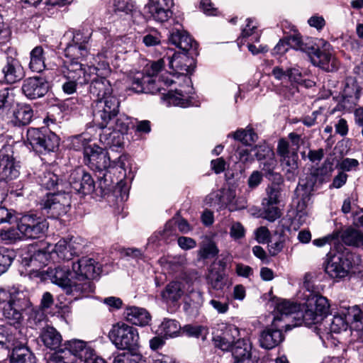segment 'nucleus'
<instances>
[{"instance_id": "f257e3e1", "label": "nucleus", "mask_w": 363, "mask_h": 363, "mask_svg": "<svg viewBox=\"0 0 363 363\" xmlns=\"http://www.w3.org/2000/svg\"><path fill=\"white\" fill-rule=\"evenodd\" d=\"M0 309L10 325L20 324L23 320V311L28 315L30 327L38 326L45 318L41 308H34L23 292L15 289H0Z\"/></svg>"}, {"instance_id": "f03ea898", "label": "nucleus", "mask_w": 363, "mask_h": 363, "mask_svg": "<svg viewBox=\"0 0 363 363\" xmlns=\"http://www.w3.org/2000/svg\"><path fill=\"white\" fill-rule=\"evenodd\" d=\"M88 83H90L89 93L95 98L92 104L94 120L101 128H104L118 113L119 99L113 94L111 84L106 77H91L86 79V84Z\"/></svg>"}, {"instance_id": "7ed1b4c3", "label": "nucleus", "mask_w": 363, "mask_h": 363, "mask_svg": "<svg viewBox=\"0 0 363 363\" xmlns=\"http://www.w3.org/2000/svg\"><path fill=\"white\" fill-rule=\"evenodd\" d=\"M72 145L76 150L83 148L85 164L92 170L99 172V185L101 188H108L109 184L107 183L106 177L108 169L111 167L108 152L95 143H91L90 138L85 134L75 136L72 140Z\"/></svg>"}, {"instance_id": "20e7f679", "label": "nucleus", "mask_w": 363, "mask_h": 363, "mask_svg": "<svg viewBox=\"0 0 363 363\" xmlns=\"http://www.w3.org/2000/svg\"><path fill=\"white\" fill-rule=\"evenodd\" d=\"M72 267L76 279L72 291L82 298L94 292L95 286L91 280L100 274L101 264L92 258L84 257L73 262Z\"/></svg>"}, {"instance_id": "39448f33", "label": "nucleus", "mask_w": 363, "mask_h": 363, "mask_svg": "<svg viewBox=\"0 0 363 363\" xmlns=\"http://www.w3.org/2000/svg\"><path fill=\"white\" fill-rule=\"evenodd\" d=\"M354 255L349 251L328 254L324 259L323 267L332 279H341L350 274L352 267Z\"/></svg>"}, {"instance_id": "423d86ee", "label": "nucleus", "mask_w": 363, "mask_h": 363, "mask_svg": "<svg viewBox=\"0 0 363 363\" xmlns=\"http://www.w3.org/2000/svg\"><path fill=\"white\" fill-rule=\"evenodd\" d=\"M59 72L65 80L62 84V89L66 94L76 92L78 85L86 84L84 67L79 62L65 61L60 67Z\"/></svg>"}, {"instance_id": "0eeeda50", "label": "nucleus", "mask_w": 363, "mask_h": 363, "mask_svg": "<svg viewBox=\"0 0 363 363\" xmlns=\"http://www.w3.org/2000/svg\"><path fill=\"white\" fill-rule=\"evenodd\" d=\"M27 142L33 150L39 153L55 151L60 144L59 137L45 128H29L27 130Z\"/></svg>"}, {"instance_id": "6e6552de", "label": "nucleus", "mask_w": 363, "mask_h": 363, "mask_svg": "<svg viewBox=\"0 0 363 363\" xmlns=\"http://www.w3.org/2000/svg\"><path fill=\"white\" fill-rule=\"evenodd\" d=\"M109 337L117 348L135 351L139 347L138 330L125 323H117L109 333Z\"/></svg>"}, {"instance_id": "1a4fd4ad", "label": "nucleus", "mask_w": 363, "mask_h": 363, "mask_svg": "<svg viewBox=\"0 0 363 363\" xmlns=\"http://www.w3.org/2000/svg\"><path fill=\"white\" fill-rule=\"evenodd\" d=\"M18 230L26 239H37L43 237L48 229L47 220L33 214H26L18 221Z\"/></svg>"}, {"instance_id": "9d476101", "label": "nucleus", "mask_w": 363, "mask_h": 363, "mask_svg": "<svg viewBox=\"0 0 363 363\" xmlns=\"http://www.w3.org/2000/svg\"><path fill=\"white\" fill-rule=\"evenodd\" d=\"M277 151L280 157L281 164L286 170V179L294 181L298 173V155L297 152L290 150L289 143L284 138L279 140Z\"/></svg>"}, {"instance_id": "9b49d317", "label": "nucleus", "mask_w": 363, "mask_h": 363, "mask_svg": "<svg viewBox=\"0 0 363 363\" xmlns=\"http://www.w3.org/2000/svg\"><path fill=\"white\" fill-rule=\"evenodd\" d=\"M167 61L173 75L177 76V78H179V76L182 77L183 82L189 86L191 79L188 76L193 72L194 69L193 57H189L184 53H174L172 57L167 56Z\"/></svg>"}, {"instance_id": "f8f14e48", "label": "nucleus", "mask_w": 363, "mask_h": 363, "mask_svg": "<svg viewBox=\"0 0 363 363\" xmlns=\"http://www.w3.org/2000/svg\"><path fill=\"white\" fill-rule=\"evenodd\" d=\"M48 274L51 281L64 289L66 294L72 296L74 299L82 298L71 291V290L73 291L72 288L76 284V279L73 272H70L69 266H58L50 269Z\"/></svg>"}, {"instance_id": "ddd939ff", "label": "nucleus", "mask_w": 363, "mask_h": 363, "mask_svg": "<svg viewBox=\"0 0 363 363\" xmlns=\"http://www.w3.org/2000/svg\"><path fill=\"white\" fill-rule=\"evenodd\" d=\"M46 196V199L41 201V205L48 211V213L56 216L67 213L70 206V196L68 194L47 193Z\"/></svg>"}, {"instance_id": "4468645a", "label": "nucleus", "mask_w": 363, "mask_h": 363, "mask_svg": "<svg viewBox=\"0 0 363 363\" xmlns=\"http://www.w3.org/2000/svg\"><path fill=\"white\" fill-rule=\"evenodd\" d=\"M311 63L327 72H333L337 69L338 62L335 57L330 45H325L323 50L316 45L314 52L309 56Z\"/></svg>"}, {"instance_id": "2eb2a0df", "label": "nucleus", "mask_w": 363, "mask_h": 363, "mask_svg": "<svg viewBox=\"0 0 363 363\" xmlns=\"http://www.w3.org/2000/svg\"><path fill=\"white\" fill-rule=\"evenodd\" d=\"M69 184L76 192L84 195L91 194L95 189V184L91 176L80 168L71 172Z\"/></svg>"}, {"instance_id": "dca6fc26", "label": "nucleus", "mask_w": 363, "mask_h": 363, "mask_svg": "<svg viewBox=\"0 0 363 363\" xmlns=\"http://www.w3.org/2000/svg\"><path fill=\"white\" fill-rule=\"evenodd\" d=\"M169 42L185 52H191V55H197V43L185 30L174 28L169 32Z\"/></svg>"}, {"instance_id": "f3484780", "label": "nucleus", "mask_w": 363, "mask_h": 363, "mask_svg": "<svg viewBox=\"0 0 363 363\" xmlns=\"http://www.w3.org/2000/svg\"><path fill=\"white\" fill-rule=\"evenodd\" d=\"M80 240V238L74 237L60 239L55 244L54 252L60 259L69 261L81 252L83 245Z\"/></svg>"}, {"instance_id": "a211bd4d", "label": "nucleus", "mask_w": 363, "mask_h": 363, "mask_svg": "<svg viewBox=\"0 0 363 363\" xmlns=\"http://www.w3.org/2000/svg\"><path fill=\"white\" fill-rule=\"evenodd\" d=\"M298 306L288 301L283 300L279 302L276 306L273 320V325L279 327L280 323L284 322V327L286 330H291L293 326L290 324V320H294V316L298 313Z\"/></svg>"}, {"instance_id": "6ab92c4d", "label": "nucleus", "mask_w": 363, "mask_h": 363, "mask_svg": "<svg viewBox=\"0 0 363 363\" xmlns=\"http://www.w3.org/2000/svg\"><path fill=\"white\" fill-rule=\"evenodd\" d=\"M108 51L104 50L101 52H99L93 58L92 64L84 68V74L87 79H90L91 77H106L110 72L111 68L108 62L106 60L108 58Z\"/></svg>"}, {"instance_id": "aec40b11", "label": "nucleus", "mask_w": 363, "mask_h": 363, "mask_svg": "<svg viewBox=\"0 0 363 363\" xmlns=\"http://www.w3.org/2000/svg\"><path fill=\"white\" fill-rule=\"evenodd\" d=\"M22 91L27 98L36 99L47 94L48 84L44 79L40 77H29L23 82Z\"/></svg>"}, {"instance_id": "412c9836", "label": "nucleus", "mask_w": 363, "mask_h": 363, "mask_svg": "<svg viewBox=\"0 0 363 363\" xmlns=\"http://www.w3.org/2000/svg\"><path fill=\"white\" fill-rule=\"evenodd\" d=\"M4 79L6 84H15L20 82L25 76L24 70L18 60L6 57L2 67Z\"/></svg>"}, {"instance_id": "4be33fe9", "label": "nucleus", "mask_w": 363, "mask_h": 363, "mask_svg": "<svg viewBox=\"0 0 363 363\" xmlns=\"http://www.w3.org/2000/svg\"><path fill=\"white\" fill-rule=\"evenodd\" d=\"M173 4V0H150L149 13L156 21L165 22L172 16V12L170 9Z\"/></svg>"}, {"instance_id": "5701e85b", "label": "nucleus", "mask_w": 363, "mask_h": 363, "mask_svg": "<svg viewBox=\"0 0 363 363\" xmlns=\"http://www.w3.org/2000/svg\"><path fill=\"white\" fill-rule=\"evenodd\" d=\"M284 325H279V327H275L272 325V328L264 330L259 337V345L262 348L271 350L277 346L284 339L281 329Z\"/></svg>"}, {"instance_id": "b1692460", "label": "nucleus", "mask_w": 363, "mask_h": 363, "mask_svg": "<svg viewBox=\"0 0 363 363\" xmlns=\"http://www.w3.org/2000/svg\"><path fill=\"white\" fill-rule=\"evenodd\" d=\"M252 346L249 340H239L233 347L234 363H257L252 357Z\"/></svg>"}, {"instance_id": "393cba45", "label": "nucleus", "mask_w": 363, "mask_h": 363, "mask_svg": "<svg viewBox=\"0 0 363 363\" xmlns=\"http://www.w3.org/2000/svg\"><path fill=\"white\" fill-rule=\"evenodd\" d=\"M19 174L18 166L15 164L13 158L0 152V177L1 179L13 180L16 179Z\"/></svg>"}, {"instance_id": "a878e982", "label": "nucleus", "mask_w": 363, "mask_h": 363, "mask_svg": "<svg viewBox=\"0 0 363 363\" xmlns=\"http://www.w3.org/2000/svg\"><path fill=\"white\" fill-rule=\"evenodd\" d=\"M124 315L128 321L140 326L148 325L151 320V315L146 309L137 306L127 307Z\"/></svg>"}, {"instance_id": "bb28decb", "label": "nucleus", "mask_w": 363, "mask_h": 363, "mask_svg": "<svg viewBox=\"0 0 363 363\" xmlns=\"http://www.w3.org/2000/svg\"><path fill=\"white\" fill-rule=\"evenodd\" d=\"M313 306H309L307 303L306 309L303 312L298 311L296 315L294 316L295 323L292 324L293 328L296 326H301L304 325L310 327L313 325L317 324L322 320L320 316L315 311L311 308Z\"/></svg>"}, {"instance_id": "cd10ccee", "label": "nucleus", "mask_w": 363, "mask_h": 363, "mask_svg": "<svg viewBox=\"0 0 363 363\" xmlns=\"http://www.w3.org/2000/svg\"><path fill=\"white\" fill-rule=\"evenodd\" d=\"M184 284L178 281L169 282L161 292L162 300L167 303L177 302L184 295Z\"/></svg>"}, {"instance_id": "c85d7f7f", "label": "nucleus", "mask_w": 363, "mask_h": 363, "mask_svg": "<svg viewBox=\"0 0 363 363\" xmlns=\"http://www.w3.org/2000/svg\"><path fill=\"white\" fill-rule=\"evenodd\" d=\"M36 182L42 189L46 190H54L58 186L62 185V180L56 170L50 169L40 172L36 177Z\"/></svg>"}, {"instance_id": "c756f323", "label": "nucleus", "mask_w": 363, "mask_h": 363, "mask_svg": "<svg viewBox=\"0 0 363 363\" xmlns=\"http://www.w3.org/2000/svg\"><path fill=\"white\" fill-rule=\"evenodd\" d=\"M289 43L292 48L306 52L308 57L314 52L316 45L310 38H303L299 33L289 35Z\"/></svg>"}, {"instance_id": "7c9ffc66", "label": "nucleus", "mask_w": 363, "mask_h": 363, "mask_svg": "<svg viewBox=\"0 0 363 363\" xmlns=\"http://www.w3.org/2000/svg\"><path fill=\"white\" fill-rule=\"evenodd\" d=\"M96 125L101 128V127L96 123ZM108 125V124L106 125ZM103 131L99 135V140L106 147H121L123 144V135L114 130H112L111 127L101 128Z\"/></svg>"}, {"instance_id": "2f4dec72", "label": "nucleus", "mask_w": 363, "mask_h": 363, "mask_svg": "<svg viewBox=\"0 0 363 363\" xmlns=\"http://www.w3.org/2000/svg\"><path fill=\"white\" fill-rule=\"evenodd\" d=\"M63 350H67L71 354L77 358V361L82 362L89 354L93 351L90 347H86L84 341L79 340H73L68 341L65 347L62 348Z\"/></svg>"}, {"instance_id": "473e14b6", "label": "nucleus", "mask_w": 363, "mask_h": 363, "mask_svg": "<svg viewBox=\"0 0 363 363\" xmlns=\"http://www.w3.org/2000/svg\"><path fill=\"white\" fill-rule=\"evenodd\" d=\"M318 169L308 174L305 179H301L296 189V194L303 199L308 197L312 191L318 179Z\"/></svg>"}, {"instance_id": "72a5a7b5", "label": "nucleus", "mask_w": 363, "mask_h": 363, "mask_svg": "<svg viewBox=\"0 0 363 363\" xmlns=\"http://www.w3.org/2000/svg\"><path fill=\"white\" fill-rule=\"evenodd\" d=\"M318 169L308 174L305 179H301L296 189V194L303 199L308 197L312 191L318 179Z\"/></svg>"}, {"instance_id": "f704fd0d", "label": "nucleus", "mask_w": 363, "mask_h": 363, "mask_svg": "<svg viewBox=\"0 0 363 363\" xmlns=\"http://www.w3.org/2000/svg\"><path fill=\"white\" fill-rule=\"evenodd\" d=\"M44 345L51 350L59 347L62 342L61 335L52 326L44 328L40 334Z\"/></svg>"}, {"instance_id": "c9c22d12", "label": "nucleus", "mask_w": 363, "mask_h": 363, "mask_svg": "<svg viewBox=\"0 0 363 363\" xmlns=\"http://www.w3.org/2000/svg\"><path fill=\"white\" fill-rule=\"evenodd\" d=\"M277 162L274 155L261 162H259V168L264 172V175L269 180L272 182H282L283 179L280 174L274 172Z\"/></svg>"}, {"instance_id": "e433bc0d", "label": "nucleus", "mask_w": 363, "mask_h": 363, "mask_svg": "<svg viewBox=\"0 0 363 363\" xmlns=\"http://www.w3.org/2000/svg\"><path fill=\"white\" fill-rule=\"evenodd\" d=\"M45 57L42 46L35 47L30 52L29 68L35 72H41L45 68Z\"/></svg>"}, {"instance_id": "4c0bfd02", "label": "nucleus", "mask_w": 363, "mask_h": 363, "mask_svg": "<svg viewBox=\"0 0 363 363\" xmlns=\"http://www.w3.org/2000/svg\"><path fill=\"white\" fill-rule=\"evenodd\" d=\"M33 116V111L30 106H20L13 111L11 122L16 126L26 125L30 123Z\"/></svg>"}, {"instance_id": "58836bf2", "label": "nucleus", "mask_w": 363, "mask_h": 363, "mask_svg": "<svg viewBox=\"0 0 363 363\" xmlns=\"http://www.w3.org/2000/svg\"><path fill=\"white\" fill-rule=\"evenodd\" d=\"M49 259V255L43 250H37L33 254L27 255L22 258V264L26 267H33V268H40L47 264Z\"/></svg>"}, {"instance_id": "ea45409f", "label": "nucleus", "mask_w": 363, "mask_h": 363, "mask_svg": "<svg viewBox=\"0 0 363 363\" xmlns=\"http://www.w3.org/2000/svg\"><path fill=\"white\" fill-rule=\"evenodd\" d=\"M307 303L309 306H313L311 308L317 313L322 320L329 313L330 304L325 297L318 295L313 296L308 300Z\"/></svg>"}, {"instance_id": "a19ab883", "label": "nucleus", "mask_w": 363, "mask_h": 363, "mask_svg": "<svg viewBox=\"0 0 363 363\" xmlns=\"http://www.w3.org/2000/svg\"><path fill=\"white\" fill-rule=\"evenodd\" d=\"M342 240L347 245L363 247V232L349 228L342 233Z\"/></svg>"}, {"instance_id": "79ce46f5", "label": "nucleus", "mask_w": 363, "mask_h": 363, "mask_svg": "<svg viewBox=\"0 0 363 363\" xmlns=\"http://www.w3.org/2000/svg\"><path fill=\"white\" fill-rule=\"evenodd\" d=\"M11 363H35V357L28 347H15L11 355Z\"/></svg>"}, {"instance_id": "37998d69", "label": "nucleus", "mask_w": 363, "mask_h": 363, "mask_svg": "<svg viewBox=\"0 0 363 363\" xmlns=\"http://www.w3.org/2000/svg\"><path fill=\"white\" fill-rule=\"evenodd\" d=\"M88 48L82 45H76L74 44L66 42L65 48V55L69 58L68 61L78 62V59H82L86 56Z\"/></svg>"}, {"instance_id": "c03bdc74", "label": "nucleus", "mask_w": 363, "mask_h": 363, "mask_svg": "<svg viewBox=\"0 0 363 363\" xmlns=\"http://www.w3.org/2000/svg\"><path fill=\"white\" fill-rule=\"evenodd\" d=\"M206 279L210 287L216 291L223 290L225 285V274L216 271L214 269L209 270Z\"/></svg>"}, {"instance_id": "a18cd8bd", "label": "nucleus", "mask_w": 363, "mask_h": 363, "mask_svg": "<svg viewBox=\"0 0 363 363\" xmlns=\"http://www.w3.org/2000/svg\"><path fill=\"white\" fill-rule=\"evenodd\" d=\"M280 182L272 183L269 185L265 190L266 196L262 201H267L268 203L279 204L282 199V189L279 186Z\"/></svg>"}, {"instance_id": "49530a36", "label": "nucleus", "mask_w": 363, "mask_h": 363, "mask_svg": "<svg viewBox=\"0 0 363 363\" xmlns=\"http://www.w3.org/2000/svg\"><path fill=\"white\" fill-rule=\"evenodd\" d=\"M233 137L235 140L240 141L246 145H250L251 143L256 141L257 134L252 128L238 129L235 133L228 134V137Z\"/></svg>"}, {"instance_id": "de8ad7c7", "label": "nucleus", "mask_w": 363, "mask_h": 363, "mask_svg": "<svg viewBox=\"0 0 363 363\" xmlns=\"http://www.w3.org/2000/svg\"><path fill=\"white\" fill-rule=\"evenodd\" d=\"M15 103L13 89L4 88L0 90V113L10 110Z\"/></svg>"}, {"instance_id": "09e8293b", "label": "nucleus", "mask_w": 363, "mask_h": 363, "mask_svg": "<svg viewBox=\"0 0 363 363\" xmlns=\"http://www.w3.org/2000/svg\"><path fill=\"white\" fill-rule=\"evenodd\" d=\"M90 35L84 34L79 30H70L67 32L64 37V40L74 44L76 45H82L83 47L88 48V43L89 41Z\"/></svg>"}, {"instance_id": "8fccbe9b", "label": "nucleus", "mask_w": 363, "mask_h": 363, "mask_svg": "<svg viewBox=\"0 0 363 363\" xmlns=\"http://www.w3.org/2000/svg\"><path fill=\"white\" fill-rule=\"evenodd\" d=\"M141 354L136 352L118 354L114 357L113 363H145Z\"/></svg>"}, {"instance_id": "3c124183", "label": "nucleus", "mask_w": 363, "mask_h": 363, "mask_svg": "<svg viewBox=\"0 0 363 363\" xmlns=\"http://www.w3.org/2000/svg\"><path fill=\"white\" fill-rule=\"evenodd\" d=\"M48 363H77V358L70 352L60 349L49 358Z\"/></svg>"}, {"instance_id": "603ef678", "label": "nucleus", "mask_w": 363, "mask_h": 363, "mask_svg": "<svg viewBox=\"0 0 363 363\" xmlns=\"http://www.w3.org/2000/svg\"><path fill=\"white\" fill-rule=\"evenodd\" d=\"M14 258V252L6 247H0V275L6 272Z\"/></svg>"}, {"instance_id": "864d4df0", "label": "nucleus", "mask_w": 363, "mask_h": 363, "mask_svg": "<svg viewBox=\"0 0 363 363\" xmlns=\"http://www.w3.org/2000/svg\"><path fill=\"white\" fill-rule=\"evenodd\" d=\"M236 194L233 189L222 190L215 194L218 203L220 207H227L232 204L235 199Z\"/></svg>"}, {"instance_id": "5fc2aeb1", "label": "nucleus", "mask_w": 363, "mask_h": 363, "mask_svg": "<svg viewBox=\"0 0 363 363\" xmlns=\"http://www.w3.org/2000/svg\"><path fill=\"white\" fill-rule=\"evenodd\" d=\"M180 325L175 320L165 319L160 325V330L166 337H172L179 332Z\"/></svg>"}, {"instance_id": "6e6d98bb", "label": "nucleus", "mask_w": 363, "mask_h": 363, "mask_svg": "<svg viewBox=\"0 0 363 363\" xmlns=\"http://www.w3.org/2000/svg\"><path fill=\"white\" fill-rule=\"evenodd\" d=\"M184 92V91L181 89H176L175 94L169 92L168 103L174 106L187 107L189 104V101L187 100V96Z\"/></svg>"}, {"instance_id": "4d7b16f0", "label": "nucleus", "mask_w": 363, "mask_h": 363, "mask_svg": "<svg viewBox=\"0 0 363 363\" xmlns=\"http://www.w3.org/2000/svg\"><path fill=\"white\" fill-rule=\"evenodd\" d=\"M264 218L272 222L281 216V211L277 204L268 203L267 201H262Z\"/></svg>"}, {"instance_id": "13d9d810", "label": "nucleus", "mask_w": 363, "mask_h": 363, "mask_svg": "<svg viewBox=\"0 0 363 363\" xmlns=\"http://www.w3.org/2000/svg\"><path fill=\"white\" fill-rule=\"evenodd\" d=\"M11 329V328L0 325V347L2 348L8 349L14 344L16 338L12 334Z\"/></svg>"}, {"instance_id": "bf43d9fd", "label": "nucleus", "mask_w": 363, "mask_h": 363, "mask_svg": "<svg viewBox=\"0 0 363 363\" xmlns=\"http://www.w3.org/2000/svg\"><path fill=\"white\" fill-rule=\"evenodd\" d=\"M218 253V249L213 242H208L201 245L198 255L201 259H208L216 256Z\"/></svg>"}, {"instance_id": "052dcab7", "label": "nucleus", "mask_w": 363, "mask_h": 363, "mask_svg": "<svg viewBox=\"0 0 363 363\" xmlns=\"http://www.w3.org/2000/svg\"><path fill=\"white\" fill-rule=\"evenodd\" d=\"M348 323L345 313H342V315H335L333 316L331 321V331L335 333H339L342 330H345Z\"/></svg>"}, {"instance_id": "680f3d73", "label": "nucleus", "mask_w": 363, "mask_h": 363, "mask_svg": "<svg viewBox=\"0 0 363 363\" xmlns=\"http://www.w3.org/2000/svg\"><path fill=\"white\" fill-rule=\"evenodd\" d=\"M251 151L254 152L259 162L274 155L272 149L266 144L255 145L251 148Z\"/></svg>"}, {"instance_id": "e2e57ef3", "label": "nucleus", "mask_w": 363, "mask_h": 363, "mask_svg": "<svg viewBox=\"0 0 363 363\" xmlns=\"http://www.w3.org/2000/svg\"><path fill=\"white\" fill-rule=\"evenodd\" d=\"M145 77L142 73H137L130 80V89L135 93H142L145 91L144 84L146 82Z\"/></svg>"}, {"instance_id": "0e129e2a", "label": "nucleus", "mask_w": 363, "mask_h": 363, "mask_svg": "<svg viewBox=\"0 0 363 363\" xmlns=\"http://www.w3.org/2000/svg\"><path fill=\"white\" fill-rule=\"evenodd\" d=\"M17 227L18 226L17 225ZM0 236L2 240L8 243L14 242L16 240L24 238L18 230V228L17 229L10 228L7 230H3L1 232Z\"/></svg>"}, {"instance_id": "69168bd1", "label": "nucleus", "mask_w": 363, "mask_h": 363, "mask_svg": "<svg viewBox=\"0 0 363 363\" xmlns=\"http://www.w3.org/2000/svg\"><path fill=\"white\" fill-rule=\"evenodd\" d=\"M222 334L224 335V339L228 340L233 345L235 344L240 340L238 339L235 341L240 336V331L239 329L233 325L225 326Z\"/></svg>"}, {"instance_id": "338daca9", "label": "nucleus", "mask_w": 363, "mask_h": 363, "mask_svg": "<svg viewBox=\"0 0 363 363\" xmlns=\"http://www.w3.org/2000/svg\"><path fill=\"white\" fill-rule=\"evenodd\" d=\"M213 340L216 347L220 349L223 351L231 350L233 352V347H234L235 344L233 345L228 340L224 339V335L222 333L215 335L213 338Z\"/></svg>"}, {"instance_id": "774afa93", "label": "nucleus", "mask_w": 363, "mask_h": 363, "mask_svg": "<svg viewBox=\"0 0 363 363\" xmlns=\"http://www.w3.org/2000/svg\"><path fill=\"white\" fill-rule=\"evenodd\" d=\"M129 127V118L125 116H120L116 118L115 125L111 126V129L121 133L123 135L127 133Z\"/></svg>"}]
</instances>
